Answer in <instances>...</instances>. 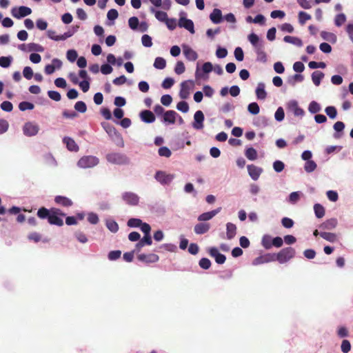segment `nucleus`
<instances>
[{
	"label": "nucleus",
	"mask_w": 353,
	"mask_h": 353,
	"mask_svg": "<svg viewBox=\"0 0 353 353\" xmlns=\"http://www.w3.org/2000/svg\"><path fill=\"white\" fill-rule=\"evenodd\" d=\"M34 108V105L32 102L29 101H21L19 104V109L21 111L31 110Z\"/></svg>",
	"instance_id": "5fc2aeb1"
},
{
	"label": "nucleus",
	"mask_w": 353,
	"mask_h": 353,
	"mask_svg": "<svg viewBox=\"0 0 353 353\" xmlns=\"http://www.w3.org/2000/svg\"><path fill=\"white\" fill-rule=\"evenodd\" d=\"M63 143L66 145L67 149L71 152H77L79 149L78 145L71 137H63Z\"/></svg>",
	"instance_id": "b1692460"
},
{
	"label": "nucleus",
	"mask_w": 353,
	"mask_h": 353,
	"mask_svg": "<svg viewBox=\"0 0 353 353\" xmlns=\"http://www.w3.org/2000/svg\"><path fill=\"white\" fill-rule=\"evenodd\" d=\"M319 236L323 239L330 242L334 243L336 241V235L334 233L327 232H321L319 233Z\"/></svg>",
	"instance_id": "37998d69"
},
{
	"label": "nucleus",
	"mask_w": 353,
	"mask_h": 353,
	"mask_svg": "<svg viewBox=\"0 0 353 353\" xmlns=\"http://www.w3.org/2000/svg\"><path fill=\"white\" fill-rule=\"evenodd\" d=\"M321 110V106L320 103H319L316 101H312L308 105V111L314 114H316Z\"/></svg>",
	"instance_id": "58836bf2"
},
{
	"label": "nucleus",
	"mask_w": 353,
	"mask_h": 353,
	"mask_svg": "<svg viewBox=\"0 0 353 353\" xmlns=\"http://www.w3.org/2000/svg\"><path fill=\"white\" fill-rule=\"evenodd\" d=\"M205 116L201 110H197L194 114V121L192 123V126L196 130H202L204 127L203 122Z\"/></svg>",
	"instance_id": "9d476101"
},
{
	"label": "nucleus",
	"mask_w": 353,
	"mask_h": 353,
	"mask_svg": "<svg viewBox=\"0 0 353 353\" xmlns=\"http://www.w3.org/2000/svg\"><path fill=\"white\" fill-rule=\"evenodd\" d=\"M123 201L128 205L136 206L139 203V196L137 194L132 192H124L121 194Z\"/></svg>",
	"instance_id": "0eeeda50"
},
{
	"label": "nucleus",
	"mask_w": 353,
	"mask_h": 353,
	"mask_svg": "<svg viewBox=\"0 0 353 353\" xmlns=\"http://www.w3.org/2000/svg\"><path fill=\"white\" fill-rule=\"evenodd\" d=\"M265 85L263 82H259L256 88L255 92L257 99L264 100L267 97V92L265 91Z\"/></svg>",
	"instance_id": "a878e982"
},
{
	"label": "nucleus",
	"mask_w": 353,
	"mask_h": 353,
	"mask_svg": "<svg viewBox=\"0 0 353 353\" xmlns=\"http://www.w3.org/2000/svg\"><path fill=\"white\" fill-rule=\"evenodd\" d=\"M302 194V192L300 191L292 192L289 194L287 201L290 204L294 205L299 201Z\"/></svg>",
	"instance_id": "f704fd0d"
},
{
	"label": "nucleus",
	"mask_w": 353,
	"mask_h": 353,
	"mask_svg": "<svg viewBox=\"0 0 353 353\" xmlns=\"http://www.w3.org/2000/svg\"><path fill=\"white\" fill-rule=\"evenodd\" d=\"M151 11L154 12L155 17L157 20L161 22H165L168 20V14L165 12L161 10H155L154 8H152Z\"/></svg>",
	"instance_id": "c03bdc74"
},
{
	"label": "nucleus",
	"mask_w": 353,
	"mask_h": 353,
	"mask_svg": "<svg viewBox=\"0 0 353 353\" xmlns=\"http://www.w3.org/2000/svg\"><path fill=\"white\" fill-rule=\"evenodd\" d=\"M66 214L63 212L60 209L56 208H51V213L48 220V222L50 225H54L57 226H62L63 225V221L62 217H65Z\"/></svg>",
	"instance_id": "f03ea898"
},
{
	"label": "nucleus",
	"mask_w": 353,
	"mask_h": 353,
	"mask_svg": "<svg viewBox=\"0 0 353 353\" xmlns=\"http://www.w3.org/2000/svg\"><path fill=\"white\" fill-rule=\"evenodd\" d=\"M154 67L159 70H163L166 66V61L164 58L158 57L154 59Z\"/></svg>",
	"instance_id": "3c124183"
},
{
	"label": "nucleus",
	"mask_w": 353,
	"mask_h": 353,
	"mask_svg": "<svg viewBox=\"0 0 353 353\" xmlns=\"http://www.w3.org/2000/svg\"><path fill=\"white\" fill-rule=\"evenodd\" d=\"M99 163L98 157L92 155H88L82 157L77 161V166L80 168L87 169L92 168Z\"/></svg>",
	"instance_id": "7ed1b4c3"
},
{
	"label": "nucleus",
	"mask_w": 353,
	"mask_h": 353,
	"mask_svg": "<svg viewBox=\"0 0 353 353\" xmlns=\"http://www.w3.org/2000/svg\"><path fill=\"white\" fill-rule=\"evenodd\" d=\"M338 224V221L336 218H331L322 223L319 228L322 230H330L334 229Z\"/></svg>",
	"instance_id": "bb28decb"
},
{
	"label": "nucleus",
	"mask_w": 353,
	"mask_h": 353,
	"mask_svg": "<svg viewBox=\"0 0 353 353\" xmlns=\"http://www.w3.org/2000/svg\"><path fill=\"white\" fill-rule=\"evenodd\" d=\"M154 177L162 185H167L172 183L175 178V174H167L165 171L157 170Z\"/></svg>",
	"instance_id": "423d86ee"
},
{
	"label": "nucleus",
	"mask_w": 353,
	"mask_h": 353,
	"mask_svg": "<svg viewBox=\"0 0 353 353\" xmlns=\"http://www.w3.org/2000/svg\"><path fill=\"white\" fill-rule=\"evenodd\" d=\"M248 40L252 46L255 53L265 50V41L258 34L250 33L248 36Z\"/></svg>",
	"instance_id": "39448f33"
},
{
	"label": "nucleus",
	"mask_w": 353,
	"mask_h": 353,
	"mask_svg": "<svg viewBox=\"0 0 353 353\" xmlns=\"http://www.w3.org/2000/svg\"><path fill=\"white\" fill-rule=\"evenodd\" d=\"M50 213H51V208L48 209L45 207H41V208H39V210H37V215L38 216L39 218H40L41 219H46L47 220H48Z\"/></svg>",
	"instance_id": "e433bc0d"
},
{
	"label": "nucleus",
	"mask_w": 353,
	"mask_h": 353,
	"mask_svg": "<svg viewBox=\"0 0 353 353\" xmlns=\"http://www.w3.org/2000/svg\"><path fill=\"white\" fill-rule=\"evenodd\" d=\"M178 26L188 30L191 34L195 32L194 22L190 19H179Z\"/></svg>",
	"instance_id": "6ab92c4d"
},
{
	"label": "nucleus",
	"mask_w": 353,
	"mask_h": 353,
	"mask_svg": "<svg viewBox=\"0 0 353 353\" xmlns=\"http://www.w3.org/2000/svg\"><path fill=\"white\" fill-rule=\"evenodd\" d=\"M221 208L219 207L215 210H211L209 212H203L198 216L197 219L199 221H209V220L212 219L214 216H215L217 214H219L221 212Z\"/></svg>",
	"instance_id": "412c9836"
},
{
	"label": "nucleus",
	"mask_w": 353,
	"mask_h": 353,
	"mask_svg": "<svg viewBox=\"0 0 353 353\" xmlns=\"http://www.w3.org/2000/svg\"><path fill=\"white\" fill-rule=\"evenodd\" d=\"M288 108L290 111L292 112L296 117L302 118L305 115L304 110L299 106L298 102L296 100L289 101Z\"/></svg>",
	"instance_id": "4468645a"
},
{
	"label": "nucleus",
	"mask_w": 353,
	"mask_h": 353,
	"mask_svg": "<svg viewBox=\"0 0 353 353\" xmlns=\"http://www.w3.org/2000/svg\"><path fill=\"white\" fill-rule=\"evenodd\" d=\"M54 201L57 204L63 207H70L73 204L70 199L61 195L56 196L54 197Z\"/></svg>",
	"instance_id": "c85d7f7f"
},
{
	"label": "nucleus",
	"mask_w": 353,
	"mask_h": 353,
	"mask_svg": "<svg viewBox=\"0 0 353 353\" xmlns=\"http://www.w3.org/2000/svg\"><path fill=\"white\" fill-rule=\"evenodd\" d=\"M304 80V76L301 74H295L288 78V83L292 86H294L296 83H301Z\"/></svg>",
	"instance_id": "c9c22d12"
},
{
	"label": "nucleus",
	"mask_w": 353,
	"mask_h": 353,
	"mask_svg": "<svg viewBox=\"0 0 353 353\" xmlns=\"http://www.w3.org/2000/svg\"><path fill=\"white\" fill-rule=\"evenodd\" d=\"M112 141L117 145L118 147L123 148L124 147V141L121 134L117 131L110 137Z\"/></svg>",
	"instance_id": "4c0bfd02"
},
{
	"label": "nucleus",
	"mask_w": 353,
	"mask_h": 353,
	"mask_svg": "<svg viewBox=\"0 0 353 353\" xmlns=\"http://www.w3.org/2000/svg\"><path fill=\"white\" fill-rule=\"evenodd\" d=\"M105 225L107 228L113 233H116L119 230V225L118 223L113 219H106Z\"/></svg>",
	"instance_id": "ea45409f"
},
{
	"label": "nucleus",
	"mask_w": 353,
	"mask_h": 353,
	"mask_svg": "<svg viewBox=\"0 0 353 353\" xmlns=\"http://www.w3.org/2000/svg\"><path fill=\"white\" fill-rule=\"evenodd\" d=\"M139 20L137 17H132L128 19V26L130 28L134 31L138 30Z\"/></svg>",
	"instance_id": "864d4df0"
},
{
	"label": "nucleus",
	"mask_w": 353,
	"mask_h": 353,
	"mask_svg": "<svg viewBox=\"0 0 353 353\" xmlns=\"http://www.w3.org/2000/svg\"><path fill=\"white\" fill-rule=\"evenodd\" d=\"M296 254L295 250L292 247H287L281 250L276 254V261L281 263H285L292 259Z\"/></svg>",
	"instance_id": "20e7f679"
},
{
	"label": "nucleus",
	"mask_w": 353,
	"mask_h": 353,
	"mask_svg": "<svg viewBox=\"0 0 353 353\" xmlns=\"http://www.w3.org/2000/svg\"><path fill=\"white\" fill-rule=\"evenodd\" d=\"M66 57L70 62L73 63L77 59L78 53L74 49L68 50L66 52Z\"/></svg>",
	"instance_id": "bf43d9fd"
},
{
	"label": "nucleus",
	"mask_w": 353,
	"mask_h": 353,
	"mask_svg": "<svg viewBox=\"0 0 353 353\" xmlns=\"http://www.w3.org/2000/svg\"><path fill=\"white\" fill-rule=\"evenodd\" d=\"M314 211L316 217L318 219L323 217L325 213L324 207L320 203H315L314 205Z\"/></svg>",
	"instance_id": "79ce46f5"
},
{
	"label": "nucleus",
	"mask_w": 353,
	"mask_h": 353,
	"mask_svg": "<svg viewBox=\"0 0 353 353\" xmlns=\"http://www.w3.org/2000/svg\"><path fill=\"white\" fill-rule=\"evenodd\" d=\"M236 233V226L234 223H228L226 224V236L229 240L232 239Z\"/></svg>",
	"instance_id": "473e14b6"
},
{
	"label": "nucleus",
	"mask_w": 353,
	"mask_h": 353,
	"mask_svg": "<svg viewBox=\"0 0 353 353\" xmlns=\"http://www.w3.org/2000/svg\"><path fill=\"white\" fill-rule=\"evenodd\" d=\"M107 62L113 65H117L119 67L123 65V60L121 57L116 58L113 54H108L107 55Z\"/></svg>",
	"instance_id": "72a5a7b5"
},
{
	"label": "nucleus",
	"mask_w": 353,
	"mask_h": 353,
	"mask_svg": "<svg viewBox=\"0 0 353 353\" xmlns=\"http://www.w3.org/2000/svg\"><path fill=\"white\" fill-rule=\"evenodd\" d=\"M183 52L185 57L190 61H194L198 59V54L188 45L182 46Z\"/></svg>",
	"instance_id": "a211bd4d"
},
{
	"label": "nucleus",
	"mask_w": 353,
	"mask_h": 353,
	"mask_svg": "<svg viewBox=\"0 0 353 353\" xmlns=\"http://www.w3.org/2000/svg\"><path fill=\"white\" fill-rule=\"evenodd\" d=\"M208 254L214 259L216 263L221 265L226 261V256L220 253L218 248L216 247H211L208 249Z\"/></svg>",
	"instance_id": "ddd939ff"
},
{
	"label": "nucleus",
	"mask_w": 353,
	"mask_h": 353,
	"mask_svg": "<svg viewBox=\"0 0 353 353\" xmlns=\"http://www.w3.org/2000/svg\"><path fill=\"white\" fill-rule=\"evenodd\" d=\"M324 77V73L319 70L313 72L311 75L312 81L316 86H319L321 84V82Z\"/></svg>",
	"instance_id": "2f4dec72"
},
{
	"label": "nucleus",
	"mask_w": 353,
	"mask_h": 353,
	"mask_svg": "<svg viewBox=\"0 0 353 353\" xmlns=\"http://www.w3.org/2000/svg\"><path fill=\"white\" fill-rule=\"evenodd\" d=\"M158 154L160 157L168 158L172 155V152L168 147L162 146L159 148Z\"/></svg>",
	"instance_id": "e2e57ef3"
},
{
	"label": "nucleus",
	"mask_w": 353,
	"mask_h": 353,
	"mask_svg": "<svg viewBox=\"0 0 353 353\" xmlns=\"http://www.w3.org/2000/svg\"><path fill=\"white\" fill-rule=\"evenodd\" d=\"M176 109L183 113H186L189 111V105L185 101H181L176 105Z\"/></svg>",
	"instance_id": "69168bd1"
},
{
	"label": "nucleus",
	"mask_w": 353,
	"mask_h": 353,
	"mask_svg": "<svg viewBox=\"0 0 353 353\" xmlns=\"http://www.w3.org/2000/svg\"><path fill=\"white\" fill-rule=\"evenodd\" d=\"M248 172L251 179L254 181L259 179L260 175L263 172V169L253 164L247 165Z\"/></svg>",
	"instance_id": "dca6fc26"
},
{
	"label": "nucleus",
	"mask_w": 353,
	"mask_h": 353,
	"mask_svg": "<svg viewBox=\"0 0 353 353\" xmlns=\"http://www.w3.org/2000/svg\"><path fill=\"white\" fill-rule=\"evenodd\" d=\"M345 128V125L343 121H336L333 125V128L335 131L334 134V137L335 139H339L341 137Z\"/></svg>",
	"instance_id": "cd10ccee"
},
{
	"label": "nucleus",
	"mask_w": 353,
	"mask_h": 353,
	"mask_svg": "<svg viewBox=\"0 0 353 353\" xmlns=\"http://www.w3.org/2000/svg\"><path fill=\"white\" fill-rule=\"evenodd\" d=\"M188 83H190L193 86L194 83L192 80H188L182 81L180 84L181 88L179 95L183 100L187 99L190 96L191 88L188 85Z\"/></svg>",
	"instance_id": "9b49d317"
},
{
	"label": "nucleus",
	"mask_w": 353,
	"mask_h": 353,
	"mask_svg": "<svg viewBox=\"0 0 353 353\" xmlns=\"http://www.w3.org/2000/svg\"><path fill=\"white\" fill-rule=\"evenodd\" d=\"M325 112L326 113L327 117L331 119H334L337 117V109L336 108L335 106H327L325 109Z\"/></svg>",
	"instance_id": "49530a36"
},
{
	"label": "nucleus",
	"mask_w": 353,
	"mask_h": 353,
	"mask_svg": "<svg viewBox=\"0 0 353 353\" xmlns=\"http://www.w3.org/2000/svg\"><path fill=\"white\" fill-rule=\"evenodd\" d=\"M105 159L108 162L118 165H128L130 163V159L126 154L121 152L108 153L106 154Z\"/></svg>",
	"instance_id": "f257e3e1"
},
{
	"label": "nucleus",
	"mask_w": 353,
	"mask_h": 353,
	"mask_svg": "<svg viewBox=\"0 0 353 353\" xmlns=\"http://www.w3.org/2000/svg\"><path fill=\"white\" fill-rule=\"evenodd\" d=\"M321 37L322 39L326 41H329L332 43H336V36L332 32H329L327 31H322L321 32Z\"/></svg>",
	"instance_id": "8fccbe9b"
},
{
	"label": "nucleus",
	"mask_w": 353,
	"mask_h": 353,
	"mask_svg": "<svg viewBox=\"0 0 353 353\" xmlns=\"http://www.w3.org/2000/svg\"><path fill=\"white\" fill-rule=\"evenodd\" d=\"M137 258L140 261L145 262L146 263H156L159 260V256L156 254H141L138 255Z\"/></svg>",
	"instance_id": "4be33fe9"
},
{
	"label": "nucleus",
	"mask_w": 353,
	"mask_h": 353,
	"mask_svg": "<svg viewBox=\"0 0 353 353\" xmlns=\"http://www.w3.org/2000/svg\"><path fill=\"white\" fill-rule=\"evenodd\" d=\"M210 225L208 223H199L194 225V231L196 234H203L208 232Z\"/></svg>",
	"instance_id": "c756f323"
},
{
	"label": "nucleus",
	"mask_w": 353,
	"mask_h": 353,
	"mask_svg": "<svg viewBox=\"0 0 353 353\" xmlns=\"http://www.w3.org/2000/svg\"><path fill=\"white\" fill-rule=\"evenodd\" d=\"M271 119L265 116H259L254 119L253 124L260 128H264L271 124Z\"/></svg>",
	"instance_id": "aec40b11"
},
{
	"label": "nucleus",
	"mask_w": 353,
	"mask_h": 353,
	"mask_svg": "<svg viewBox=\"0 0 353 353\" xmlns=\"http://www.w3.org/2000/svg\"><path fill=\"white\" fill-rule=\"evenodd\" d=\"M177 116H179V114L174 110H166L160 121L165 125H173L176 122Z\"/></svg>",
	"instance_id": "1a4fd4ad"
},
{
	"label": "nucleus",
	"mask_w": 353,
	"mask_h": 353,
	"mask_svg": "<svg viewBox=\"0 0 353 353\" xmlns=\"http://www.w3.org/2000/svg\"><path fill=\"white\" fill-rule=\"evenodd\" d=\"M32 13V10L30 8L21 6L19 7H14L11 10V14L12 17L16 19H20L26 16L30 15Z\"/></svg>",
	"instance_id": "6e6552de"
},
{
	"label": "nucleus",
	"mask_w": 353,
	"mask_h": 353,
	"mask_svg": "<svg viewBox=\"0 0 353 353\" xmlns=\"http://www.w3.org/2000/svg\"><path fill=\"white\" fill-rule=\"evenodd\" d=\"M74 110L80 113H84L87 110V105L85 102L79 101L74 104Z\"/></svg>",
	"instance_id": "680f3d73"
},
{
	"label": "nucleus",
	"mask_w": 353,
	"mask_h": 353,
	"mask_svg": "<svg viewBox=\"0 0 353 353\" xmlns=\"http://www.w3.org/2000/svg\"><path fill=\"white\" fill-rule=\"evenodd\" d=\"M12 57L11 56H8V57H0V66L3 68H8L12 61Z\"/></svg>",
	"instance_id": "6e6d98bb"
},
{
	"label": "nucleus",
	"mask_w": 353,
	"mask_h": 353,
	"mask_svg": "<svg viewBox=\"0 0 353 353\" xmlns=\"http://www.w3.org/2000/svg\"><path fill=\"white\" fill-rule=\"evenodd\" d=\"M245 155L250 161H254L257 159V152L252 147L248 148L245 150Z\"/></svg>",
	"instance_id": "09e8293b"
},
{
	"label": "nucleus",
	"mask_w": 353,
	"mask_h": 353,
	"mask_svg": "<svg viewBox=\"0 0 353 353\" xmlns=\"http://www.w3.org/2000/svg\"><path fill=\"white\" fill-rule=\"evenodd\" d=\"M317 165L313 160L307 161L304 165V169L306 172L310 173L315 170Z\"/></svg>",
	"instance_id": "4d7b16f0"
},
{
	"label": "nucleus",
	"mask_w": 353,
	"mask_h": 353,
	"mask_svg": "<svg viewBox=\"0 0 353 353\" xmlns=\"http://www.w3.org/2000/svg\"><path fill=\"white\" fill-rule=\"evenodd\" d=\"M152 243V237L144 236L142 239H140L138 242L135 245V252L138 253L140 252L141 249L145 245H150Z\"/></svg>",
	"instance_id": "393cba45"
},
{
	"label": "nucleus",
	"mask_w": 353,
	"mask_h": 353,
	"mask_svg": "<svg viewBox=\"0 0 353 353\" xmlns=\"http://www.w3.org/2000/svg\"><path fill=\"white\" fill-rule=\"evenodd\" d=\"M39 126L32 122H27L23 127V132L26 137H33L38 134Z\"/></svg>",
	"instance_id": "f8f14e48"
},
{
	"label": "nucleus",
	"mask_w": 353,
	"mask_h": 353,
	"mask_svg": "<svg viewBox=\"0 0 353 353\" xmlns=\"http://www.w3.org/2000/svg\"><path fill=\"white\" fill-rule=\"evenodd\" d=\"M272 236L270 234H264L261 239V245L265 250L272 248Z\"/></svg>",
	"instance_id": "a19ab883"
},
{
	"label": "nucleus",
	"mask_w": 353,
	"mask_h": 353,
	"mask_svg": "<svg viewBox=\"0 0 353 353\" xmlns=\"http://www.w3.org/2000/svg\"><path fill=\"white\" fill-rule=\"evenodd\" d=\"M222 12L219 8H214L210 14L209 18L210 21L214 24H219L223 22Z\"/></svg>",
	"instance_id": "5701e85b"
},
{
	"label": "nucleus",
	"mask_w": 353,
	"mask_h": 353,
	"mask_svg": "<svg viewBox=\"0 0 353 353\" xmlns=\"http://www.w3.org/2000/svg\"><path fill=\"white\" fill-rule=\"evenodd\" d=\"M285 118L284 110L282 107H279L274 113V119L276 121L281 122Z\"/></svg>",
	"instance_id": "0e129e2a"
},
{
	"label": "nucleus",
	"mask_w": 353,
	"mask_h": 353,
	"mask_svg": "<svg viewBox=\"0 0 353 353\" xmlns=\"http://www.w3.org/2000/svg\"><path fill=\"white\" fill-rule=\"evenodd\" d=\"M274 170L277 172H281L285 168V163L281 160H276L272 164Z\"/></svg>",
	"instance_id": "052dcab7"
},
{
	"label": "nucleus",
	"mask_w": 353,
	"mask_h": 353,
	"mask_svg": "<svg viewBox=\"0 0 353 353\" xmlns=\"http://www.w3.org/2000/svg\"><path fill=\"white\" fill-rule=\"evenodd\" d=\"M139 117L141 121L145 123H152L155 121V114L149 110H143L140 112Z\"/></svg>",
	"instance_id": "f3484780"
},
{
	"label": "nucleus",
	"mask_w": 353,
	"mask_h": 353,
	"mask_svg": "<svg viewBox=\"0 0 353 353\" xmlns=\"http://www.w3.org/2000/svg\"><path fill=\"white\" fill-rule=\"evenodd\" d=\"M142 220L138 218H131L128 221L127 225L130 228H139Z\"/></svg>",
	"instance_id": "774afa93"
},
{
	"label": "nucleus",
	"mask_w": 353,
	"mask_h": 353,
	"mask_svg": "<svg viewBox=\"0 0 353 353\" xmlns=\"http://www.w3.org/2000/svg\"><path fill=\"white\" fill-rule=\"evenodd\" d=\"M28 52H43L44 51V48L40 44L35 43H28Z\"/></svg>",
	"instance_id": "de8ad7c7"
},
{
	"label": "nucleus",
	"mask_w": 353,
	"mask_h": 353,
	"mask_svg": "<svg viewBox=\"0 0 353 353\" xmlns=\"http://www.w3.org/2000/svg\"><path fill=\"white\" fill-rule=\"evenodd\" d=\"M346 21V16L343 13H340L336 15L334 19V24L337 27L341 26Z\"/></svg>",
	"instance_id": "13d9d810"
},
{
	"label": "nucleus",
	"mask_w": 353,
	"mask_h": 353,
	"mask_svg": "<svg viewBox=\"0 0 353 353\" xmlns=\"http://www.w3.org/2000/svg\"><path fill=\"white\" fill-rule=\"evenodd\" d=\"M61 66L62 61L57 58H54L52 60V64H48L45 66L44 72L46 74H52L54 72L56 69H59Z\"/></svg>",
	"instance_id": "2eb2a0df"
},
{
	"label": "nucleus",
	"mask_w": 353,
	"mask_h": 353,
	"mask_svg": "<svg viewBox=\"0 0 353 353\" xmlns=\"http://www.w3.org/2000/svg\"><path fill=\"white\" fill-rule=\"evenodd\" d=\"M101 126L103 127V128L107 132L110 137L114 134H115L116 132H117L115 127L109 123L102 122Z\"/></svg>",
	"instance_id": "a18cd8bd"
},
{
	"label": "nucleus",
	"mask_w": 353,
	"mask_h": 353,
	"mask_svg": "<svg viewBox=\"0 0 353 353\" xmlns=\"http://www.w3.org/2000/svg\"><path fill=\"white\" fill-rule=\"evenodd\" d=\"M248 111L253 115L258 114L260 112V107L256 102H252L248 105Z\"/></svg>",
	"instance_id": "603ef678"
},
{
	"label": "nucleus",
	"mask_w": 353,
	"mask_h": 353,
	"mask_svg": "<svg viewBox=\"0 0 353 353\" xmlns=\"http://www.w3.org/2000/svg\"><path fill=\"white\" fill-rule=\"evenodd\" d=\"M283 41L285 43L293 44L297 47H302L303 45V41L296 37L287 35L284 37Z\"/></svg>",
	"instance_id": "7c9ffc66"
},
{
	"label": "nucleus",
	"mask_w": 353,
	"mask_h": 353,
	"mask_svg": "<svg viewBox=\"0 0 353 353\" xmlns=\"http://www.w3.org/2000/svg\"><path fill=\"white\" fill-rule=\"evenodd\" d=\"M199 265L201 268L206 270L210 268L212 263L209 259L203 257L199 260Z\"/></svg>",
	"instance_id": "338daca9"
}]
</instances>
